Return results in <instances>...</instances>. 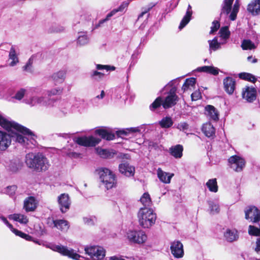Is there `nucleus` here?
<instances>
[{"mask_svg":"<svg viewBox=\"0 0 260 260\" xmlns=\"http://www.w3.org/2000/svg\"><path fill=\"white\" fill-rule=\"evenodd\" d=\"M170 249L173 256L177 258H182L184 255L183 246L179 241H174L171 244Z\"/></svg>","mask_w":260,"mask_h":260,"instance_id":"f8f14e48","label":"nucleus"},{"mask_svg":"<svg viewBox=\"0 0 260 260\" xmlns=\"http://www.w3.org/2000/svg\"><path fill=\"white\" fill-rule=\"evenodd\" d=\"M205 110L207 112V115L210 117V118L214 121H217L218 120L219 114L216 108L212 105H207L205 107Z\"/></svg>","mask_w":260,"mask_h":260,"instance_id":"393cba45","label":"nucleus"},{"mask_svg":"<svg viewBox=\"0 0 260 260\" xmlns=\"http://www.w3.org/2000/svg\"><path fill=\"white\" fill-rule=\"evenodd\" d=\"M202 131L206 137L210 138L215 135V129L210 123H206L203 125Z\"/></svg>","mask_w":260,"mask_h":260,"instance_id":"b1692460","label":"nucleus"},{"mask_svg":"<svg viewBox=\"0 0 260 260\" xmlns=\"http://www.w3.org/2000/svg\"><path fill=\"white\" fill-rule=\"evenodd\" d=\"M0 125L10 134L0 131V150L6 149L12 140L25 146L32 148L36 145V136L28 128L14 122L9 121L0 114Z\"/></svg>","mask_w":260,"mask_h":260,"instance_id":"f257e3e1","label":"nucleus"},{"mask_svg":"<svg viewBox=\"0 0 260 260\" xmlns=\"http://www.w3.org/2000/svg\"><path fill=\"white\" fill-rule=\"evenodd\" d=\"M198 71L199 72H203L207 73L213 75H217L218 74L219 70L213 66H203L198 68Z\"/></svg>","mask_w":260,"mask_h":260,"instance_id":"c85d7f7f","label":"nucleus"},{"mask_svg":"<svg viewBox=\"0 0 260 260\" xmlns=\"http://www.w3.org/2000/svg\"><path fill=\"white\" fill-rule=\"evenodd\" d=\"M83 220L84 224L91 226L93 225L95 222L96 221V218L94 216H88L86 217H84L83 218Z\"/></svg>","mask_w":260,"mask_h":260,"instance_id":"a18cd8bd","label":"nucleus"},{"mask_svg":"<svg viewBox=\"0 0 260 260\" xmlns=\"http://www.w3.org/2000/svg\"><path fill=\"white\" fill-rule=\"evenodd\" d=\"M54 102L55 100L53 99L37 95L32 96L29 99H26L24 100V102L26 104L29 105L30 106L40 105L46 107H51L53 106V103Z\"/></svg>","mask_w":260,"mask_h":260,"instance_id":"423d86ee","label":"nucleus"},{"mask_svg":"<svg viewBox=\"0 0 260 260\" xmlns=\"http://www.w3.org/2000/svg\"><path fill=\"white\" fill-rule=\"evenodd\" d=\"M74 141L76 144L80 146L93 147L99 144L101 140L99 138L91 136L75 138Z\"/></svg>","mask_w":260,"mask_h":260,"instance_id":"6e6552de","label":"nucleus"},{"mask_svg":"<svg viewBox=\"0 0 260 260\" xmlns=\"http://www.w3.org/2000/svg\"><path fill=\"white\" fill-rule=\"evenodd\" d=\"M10 230L14 233L16 236H18L19 233H20V231H19L17 229H15L13 228V225L10 223L7 225Z\"/></svg>","mask_w":260,"mask_h":260,"instance_id":"e2e57ef3","label":"nucleus"},{"mask_svg":"<svg viewBox=\"0 0 260 260\" xmlns=\"http://www.w3.org/2000/svg\"><path fill=\"white\" fill-rule=\"evenodd\" d=\"M224 238L229 242L237 241L239 238L238 231L236 230L228 229L224 234Z\"/></svg>","mask_w":260,"mask_h":260,"instance_id":"aec40b11","label":"nucleus"},{"mask_svg":"<svg viewBox=\"0 0 260 260\" xmlns=\"http://www.w3.org/2000/svg\"><path fill=\"white\" fill-rule=\"evenodd\" d=\"M201 96V93L199 91H195L191 95V98L192 101H197L199 100Z\"/></svg>","mask_w":260,"mask_h":260,"instance_id":"bf43d9fd","label":"nucleus"},{"mask_svg":"<svg viewBox=\"0 0 260 260\" xmlns=\"http://www.w3.org/2000/svg\"><path fill=\"white\" fill-rule=\"evenodd\" d=\"M173 176V174L169 175L168 173L162 171L160 169H158L157 170L158 178L161 182L165 183H169Z\"/></svg>","mask_w":260,"mask_h":260,"instance_id":"cd10ccee","label":"nucleus"},{"mask_svg":"<svg viewBox=\"0 0 260 260\" xmlns=\"http://www.w3.org/2000/svg\"><path fill=\"white\" fill-rule=\"evenodd\" d=\"M179 100L178 96L167 95L163 100L162 107L164 109H169L175 106Z\"/></svg>","mask_w":260,"mask_h":260,"instance_id":"6ab92c4d","label":"nucleus"},{"mask_svg":"<svg viewBox=\"0 0 260 260\" xmlns=\"http://www.w3.org/2000/svg\"><path fill=\"white\" fill-rule=\"evenodd\" d=\"M256 89L254 87L246 86L243 89L242 97L248 102H252L256 99Z\"/></svg>","mask_w":260,"mask_h":260,"instance_id":"4468645a","label":"nucleus"},{"mask_svg":"<svg viewBox=\"0 0 260 260\" xmlns=\"http://www.w3.org/2000/svg\"><path fill=\"white\" fill-rule=\"evenodd\" d=\"M12 219L14 220L18 221L21 223L26 224L28 220L27 216L21 214H14L11 215Z\"/></svg>","mask_w":260,"mask_h":260,"instance_id":"c9c22d12","label":"nucleus"},{"mask_svg":"<svg viewBox=\"0 0 260 260\" xmlns=\"http://www.w3.org/2000/svg\"><path fill=\"white\" fill-rule=\"evenodd\" d=\"M141 203L145 207H149L151 205V200L148 192H145L140 200Z\"/></svg>","mask_w":260,"mask_h":260,"instance_id":"58836bf2","label":"nucleus"},{"mask_svg":"<svg viewBox=\"0 0 260 260\" xmlns=\"http://www.w3.org/2000/svg\"><path fill=\"white\" fill-rule=\"evenodd\" d=\"M66 75V71L65 70H60L53 73L51 77L54 82L56 84L63 82L65 79Z\"/></svg>","mask_w":260,"mask_h":260,"instance_id":"4be33fe9","label":"nucleus"},{"mask_svg":"<svg viewBox=\"0 0 260 260\" xmlns=\"http://www.w3.org/2000/svg\"><path fill=\"white\" fill-rule=\"evenodd\" d=\"M230 167L236 172L241 171L245 165V160L237 155L230 157L228 160Z\"/></svg>","mask_w":260,"mask_h":260,"instance_id":"1a4fd4ad","label":"nucleus"},{"mask_svg":"<svg viewBox=\"0 0 260 260\" xmlns=\"http://www.w3.org/2000/svg\"><path fill=\"white\" fill-rule=\"evenodd\" d=\"M157 3H151L148 4V5L145 8H142V12L139 15L138 18L140 19V18L142 17L144 14L148 13L149 11H150L154 7L156 6Z\"/></svg>","mask_w":260,"mask_h":260,"instance_id":"de8ad7c7","label":"nucleus"},{"mask_svg":"<svg viewBox=\"0 0 260 260\" xmlns=\"http://www.w3.org/2000/svg\"><path fill=\"white\" fill-rule=\"evenodd\" d=\"M174 81L175 80H172L166 85V86L171 87V88L168 93V95L177 96L176 94L177 87L173 86V83Z\"/></svg>","mask_w":260,"mask_h":260,"instance_id":"09e8293b","label":"nucleus"},{"mask_svg":"<svg viewBox=\"0 0 260 260\" xmlns=\"http://www.w3.org/2000/svg\"><path fill=\"white\" fill-rule=\"evenodd\" d=\"M220 27L219 22L217 20H214L212 23V26L211 27V30L210 34H213L216 32Z\"/></svg>","mask_w":260,"mask_h":260,"instance_id":"8fccbe9b","label":"nucleus"},{"mask_svg":"<svg viewBox=\"0 0 260 260\" xmlns=\"http://www.w3.org/2000/svg\"><path fill=\"white\" fill-rule=\"evenodd\" d=\"M17 187L15 185H12L7 187L6 189V192L10 196H13L15 194Z\"/></svg>","mask_w":260,"mask_h":260,"instance_id":"6e6d98bb","label":"nucleus"},{"mask_svg":"<svg viewBox=\"0 0 260 260\" xmlns=\"http://www.w3.org/2000/svg\"><path fill=\"white\" fill-rule=\"evenodd\" d=\"M138 217L140 225L143 228H149L154 224L156 216L153 211L148 207L141 208L138 213Z\"/></svg>","mask_w":260,"mask_h":260,"instance_id":"7ed1b4c3","label":"nucleus"},{"mask_svg":"<svg viewBox=\"0 0 260 260\" xmlns=\"http://www.w3.org/2000/svg\"><path fill=\"white\" fill-rule=\"evenodd\" d=\"M18 236H19L23 239H25V240L27 241H32V238L31 236H29V235H27L26 234H25L21 231H20V233H19V235Z\"/></svg>","mask_w":260,"mask_h":260,"instance_id":"052dcab7","label":"nucleus"},{"mask_svg":"<svg viewBox=\"0 0 260 260\" xmlns=\"http://www.w3.org/2000/svg\"><path fill=\"white\" fill-rule=\"evenodd\" d=\"M57 202L60 210L62 213L67 212L69 210L71 205V201L68 194H61L58 197Z\"/></svg>","mask_w":260,"mask_h":260,"instance_id":"9b49d317","label":"nucleus"},{"mask_svg":"<svg viewBox=\"0 0 260 260\" xmlns=\"http://www.w3.org/2000/svg\"><path fill=\"white\" fill-rule=\"evenodd\" d=\"M162 103L163 100L162 98L160 96L157 97L155 100L150 105V110L152 111H154L155 110L160 107L161 105L162 106Z\"/></svg>","mask_w":260,"mask_h":260,"instance_id":"ea45409f","label":"nucleus"},{"mask_svg":"<svg viewBox=\"0 0 260 260\" xmlns=\"http://www.w3.org/2000/svg\"><path fill=\"white\" fill-rule=\"evenodd\" d=\"M247 10L252 16L260 15V0H252L248 5Z\"/></svg>","mask_w":260,"mask_h":260,"instance_id":"a211bd4d","label":"nucleus"},{"mask_svg":"<svg viewBox=\"0 0 260 260\" xmlns=\"http://www.w3.org/2000/svg\"><path fill=\"white\" fill-rule=\"evenodd\" d=\"M241 47L243 50H252L255 49L256 46L250 40H244Z\"/></svg>","mask_w":260,"mask_h":260,"instance_id":"f704fd0d","label":"nucleus"},{"mask_svg":"<svg viewBox=\"0 0 260 260\" xmlns=\"http://www.w3.org/2000/svg\"><path fill=\"white\" fill-rule=\"evenodd\" d=\"M192 13L191 7L190 5H188L186 14L182 18L179 25V28L180 29L183 28L190 21Z\"/></svg>","mask_w":260,"mask_h":260,"instance_id":"5701e85b","label":"nucleus"},{"mask_svg":"<svg viewBox=\"0 0 260 260\" xmlns=\"http://www.w3.org/2000/svg\"><path fill=\"white\" fill-rule=\"evenodd\" d=\"M183 147L181 145L178 144L173 146L169 148L170 154L175 158H180L182 156Z\"/></svg>","mask_w":260,"mask_h":260,"instance_id":"412c9836","label":"nucleus"},{"mask_svg":"<svg viewBox=\"0 0 260 260\" xmlns=\"http://www.w3.org/2000/svg\"><path fill=\"white\" fill-rule=\"evenodd\" d=\"M67 155L71 158H78L80 155V154L75 152H69L67 153Z\"/></svg>","mask_w":260,"mask_h":260,"instance_id":"0e129e2a","label":"nucleus"},{"mask_svg":"<svg viewBox=\"0 0 260 260\" xmlns=\"http://www.w3.org/2000/svg\"><path fill=\"white\" fill-rule=\"evenodd\" d=\"M127 238L129 242L142 244L147 240V236L143 231H129L127 233Z\"/></svg>","mask_w":260,"mask_h":260,"instance_id":"0eeeda50","label":"nucleus"},{"mask_svg":"<svg viewBox=\"0 0 260 260\" xmlns=\"http://www.w3.org/2000/svg\"><path fill=\"white\" fill-rule=\"evenodd\" d=\"M61 92H62L61 89L60 88H57L53 89L50 91H48V93L49 96H51V95L59 94L61 93Z\"/></svg>","mask_w":260,"mask_h":260,"instance_id":"4d7b16f0","label":"nucleus"},{"mask_svg":"<svg viewBox=\"0 0 260 260\" xmlns=\"http://www.w3.org/2000/svg\"><path fill=\"white\" fill-rule=\"evenodd\" d=\"M239 77L241 79L246 80L252 82H255L256 80L255 77L250 73H242L239 74Z\"/></svg>","mask_w":260,"mask_h":260,"instance_id":"c03bdc74","label":"nucleus"},{"mask_svg":"<svg viewBox=\"0 0 260 260\" xmlns=\"http://www.w3.org/2000/svg\"><path fill=\"white\" fill-rule=\"evenodd\" d=\"M220 37L223 40H227L230 36V31L228 26L222 27L219 31Z\"/></svg>","mask_w":260,"mask_h":260,"instance_id":"79ce46f5","label":"nucleus"},{"mask_svg":"<svg viewBox=\"0 0 260 260\" xmlns=\"http://www.w3.org/2000/svg\"><path fill=\"white\" fill-rule=\"evenodd\" d=\"M176 128L180 131H185L188 128V124L186 122H180L177 124Z\"/></svg>","mask_w":260,"mask_h":260,"instance_id":"5fc2aeb1","label":"nucleus"},{"mask_svg":"<svg viewBox=\"0 0 260 260\" xmlns=\"http://www.w3.org/2000/svg\"><path fill=\"white\" fill-rule=\"evenodd\" d=\"M95 133L103 139L108 141L113 140L115 137L114 134L104 129H97L96 130Z\"/></svg>","mask_w":260,"mask_h":260,"instance_id":"a878e982","label":"nucleus"},{"mask_svg":"<svg viewBox=\"0 0 260 260\" xmlns=\"http://www.w3.org/2000/svg\"><path fill=\"white\" fill-rule=\"evenodd\" d=\"M208 204L209 205V211L211 214H216L219 213L220 207L217 201H208Z\"/></svg>","mask_w":260,"mask_h":260,"instance_id":"bb28decb","label":"nucleus"},{"mask_svg":"<svg viewBox=\"0 0 260 260\" xmlns=\"http://www.w3.org/2000/svg\"><path fill=\"white\" fill-rule=\"evenodd\" d=\"M33 57H31L26 63V64L23 67V71L27 72L28 73H32L33 72Z\"/></svg>","mask_w":260,"mask_h":260,"instance_id":"49530a36","label":"nucleus"},{"mask_svg":"<svg viewBox=\"0 0 260 260\" xmlns=\"http://www.w3.org/2000/svg\"><path fill=\"white\" fill-rule=\"evenodd\" d=\"M26 90L24 89H21L17 91L14 98L18 100H21L24 96Z\"/></svg>","mask_w":260,"mask_h":260,"instance_id":"864d4df0","label":"nucleus"},{"mask_svg":"<svg viewBox=\"0 0 260 260\" xmlns=\"http://www.w3.org/2000/svg\"><path fill=\"white\" fill-rule=\"evenodd\" d=\"M96 68L98 70H106L108 71L110 70L114 71L115 70V67L114 66H111L109 65H102V64H96Z\"/></svg>","mask_w":260,"mask_h":260,"instance_id":"3c124183","label":"nucleus"},{"mask_svg":"<svg viewBox=\"0 0 260 260\" xmlns=\"http://www.w3.org/2000/svg\"><path fill=\"white\" fill-rule=\"evenodd\" d=\"M196 79L194 78L186 79L182 87V90L185 91L190 87H193L195 85Z\"/></svg>","mask_w":260,"mask_h":260,"instance_id":"4c0bfd02","label":"nucleus"},{"mask_svg":"<svg viewBox=\"0 0 260 260\" xmlns=\"http://www.w3.org/2000/svg\"><path fill=\"white\" fill-rule=\"evenodd\" d=\"M206 185L210 191L216 192L218 191V185L215 178L209 179Z\"/></svg>","mask_w":260,"mask_h":260,"instance_id":"72a5a7b5","label":"nucleus"},{"mask_svg":"<svg viewBox=\"0 0 260 260\" xmlns=\"http://www.w3.org/2000/svg\"><path fill=\"white\" fill-rule=\"evenodd\" d=\"M255 250L257 253H260V238L257 239L256 242V247L255 248Z\"/></svg>","mask_w":260,"mask_h":260,"instance_id":"69168bd1","label":"nucleus"},{"mask_svg":"<svg viewBox=\"0 0 260 260\" xmlns=\"http://www.w3.org/2000/svg\"><path fill=\"white\" fill-rule=\"evenodd\" d=\"M64 28L59 25L53 24L48 29V32L49 33L60 32L63 31Z\"/></svg>","mask_w":260,"mask_h":260,"instance_id":"a19ab883","label":"nucleus"},{"mask_svg":"<svg viewBox=\"0 0 260 260\" xmlns=\"http://www.w3.org/2000/svg\"><path fill=\"white\" fill-rule=\"evenodd\" d=\"M233 2L234 0H223L221 5V9L220 14V16L222 15L227 16L231 11L229 16L230 19L232 21L236 20L237 13L239 12L240 4L238 0H236L232 10V5Z\"/></svg>","mask_w":260,"mask_h":260,"instance_id":"20e7f679","label":"nucleus"},{"mask_svg":"<svg viewBox=\"0 0 260 260\" xmlns=\"http://www.w3.org/2000/svg\"><path fill=\"white\" fill-rule=\"evenodd\" d=\"M38 202L34 197H28L25 199L23 203V208L26 212L35 210L37 207Z\"/></svg>","mask_w":260,"mask_h":260,"instance_id":"dca6fc26","label":"nucleus"},{"mask_svg":"<svg viewBox=\"0 0 260 260\" xmlns=\"http://www.w3.org/2000/svg\"><path fill=\"white\" fill-rule=\"evenodd\" d=\"M119 172L127 177L133 176L135 174V168L129 165L127 162H124L119 165Z\"/></svg>","mask_w":260,"mask_h":260,"instance_id":"2eb2a0df","label":"nucleus"},{"mask_svg":"<svg viewBox=\"0 0 260 260\" xmlns=\"http://www.w3.org/2000/svg\"><path fill=\"white\" fill-rule=\"evenodd\" d=\"M259 228L254 225H250L248 227V233L250 235L259 236H260V224Z\"/></svg>","mask_w":260,"mask_h":260,"instance_id":"37998d69","label":"nucleus"},{"mask_svg":"<svg viewBox=\"0 0 260 260\" xmlns=\"http://www.w3.org/2000/svg\"><path fill=\"white\" fill-rule=\"evenodd\" d=\"M209 45V51L210 53L212 51H215L218 49L221 48V43L218 42L217 37H215L212 40H208V41Z\"/></svg>","mask_w":260,"mask_h":260,"instance_id":"2f4dec72","label":"nucleus"},{"mask_svg":"<svg viewBox=\"0 0 260 260\" xmlns=\"http://www.w3.org/2000/svg\"><path fill=\"white\" fill-rule=\"evenodd\" d=\"M100 179L107 189L114 187L116 184L115 175L109 169L102 168L99 171Z\"/></svg>","mask_w":260,"mask_h":260,"instance_id":"39448f33","label":"nucleus"},{"mask_svg":"<svg viewBox=\"0 0 260 260\" xmlns=\"http://www.w3.org/2000/svg\"><path fill=\"white\" fill-rule=\"evenodd\" d=\"M247 60L252 63H256L257 62V59L255 58H253L252 56H249L247 57Z\"/></svg>","mask_w":260,"mask_h":260,"instance_id":"774afa93","label":"nucleus"},{"mask_svg":"<svg viewBox=\"0 0 260 260\" xmlns=\"http://www.w3.org/2000/svg\"><path fill=\"white\" fill-rule=\"evenodd\" d=\"M69 222L64 219H56L55 228L62 232H67L69 229Z\"/></svg>","mask_w":260,"mask_h":260,"instance_id":"c756f323","label":"nucleus"},{"mask_svg":"<svg viewBox=\"0 0 260 260\" xmlns=\"http://www.w3.org/2000/svg\"><path fill=\"white\" fill-rule=\"evenodd\" d=\"M91 77L95 80H98L99 79H102L104 76V74L98 72L97 71H93L90 73Z\"/></svg>","mask_w":260,"mask_h":260,"instance_id":"603ef678","label":"nucleus"},{"mask_svg":"<svg viewBox=\"0 0 260 260\" xmlns=\"http://www.w3.org/2000/svg\"><path fill=\"white\" fill-rule=\"evenodd\" d=\"M129 132L132 133H136V132H140V129L139 127H131L128 129H127Z\"/></svg>","mask_w":260,"mask_h":260,"instance_id":"338daca9","label":"nucleus"},{"mask_svg":"<svg viewBox=\"0 0 260 260\" xmlns=\"http://www.w3.org/2000/svg\"><path fill=\"white\" fill-rule=\"evenodd\" d=\"M77 39V43L81 46L87 44L89 42V38L85 32H80Z\"/></svg>","mask_w":260,"mask_h":260,"instance_id":"e433bc0d","label":"nucleus"},{"mask_svg":"<svg viewBox=\"0 0 260 260\" xmlns=\"http://www.w3.org/2000/svg\"><path fill=\"white\" fill-rule=\"evenodd\" d=\"M25 162L29 168L39 172L47 170L49 166L47 158L41 153H28L26 155Z\"/></svg>","mask_w":260,"mask_h":260,"instance_id":"f03ea898","label":"nucleus"},{"mask_svg":"<svg viewBox=\"0 0 260 260\" xmlns=\"http://www.w3.org/2000/svg\"><path fill=\"white\" fill-rule=\"evenodd\" d=\"M9 59L11 60V62L10 63V66L13 67L15 66L18 62L19 59L16 54L15 48L14 46H12L9 54Z\"/></svg>","mask_w":260,"mask_h":260,"instance_id":"7c9ffc66","label":"nucleus"},{"mask_svg":"<svg viewBox=\"0 0 260 260\" xmlns=\"http://www.w3.org/2000/svg\"><path fill=\"white\" fill-rule=\"evenodd\" d=\"M173 121L170 117H165L163 118L159 122V124L162 128H168L171 127L173 124Z\"/></svg>","mask_w":260,"mask_h":260,"instance_id":"473e14b6","label":"nucleus"},{"mask_svg":"<svg viewBox=\"0 0 260 260\" xmlns=\"http://www.w3.org/2000/svg\"><path fill=\"white\" fill-rule=\"evenodd\" d=\"M245 218L249 219L252 223L260 221V211L254 206L249 207L245 211Z\"/></svg>","mask_w":260,"mask_h":260,"instance_id":"9d476101","label":"nucleus"},{"mask_svg":"<svg viewBox=\"0 0 260 260\" xmlns=\"http://www.w3.org/2000/svg\"><path fill=\"white\" fill-rule=\"evenodd\" d=\"M99 154L104 158H107L109 157V151L106 149H100L98 150Z\"/></svg>","mask_w":260,"mask_h":260,"instance_id":"13d9d810","label":"nucleus"},{"mask_svg":"<svg viewBox=\"0 0 260 260\" xmlns=\"http://www.w3.org/2000/svg\"><path fill=\"white\" fill-rule=\"evenodd\" d=\"M47 224L48 225L52 228H55L56 220H54L52 218H48L47 219Z\"/></svg>","mask_w":260,"mask_h":260,"instance_id":"680f3d73","label":"nucleus"},{"mask_svg":"<svg viewBox=\"0 0 260 260\" xmlns=\"http://www.w3.org/2000/svg\"><path fill=\"white\" fill-rule=\"evenodd\" d=\"M129 4V1H128L122 2V4L118 8L113 9L112 11L108 13L107 15L106 18L101 20L99 21V23L96 25L95 28L100 27L102 24L108 21L112 16L114 15L116 13L118 12H122L125 8L128 7Z\"/></svg>","mask_w":260,"mask_h":260,"instance_id":"ddd939ff","label":"nucleus"},{"mask_svg":"<svg viewBox=\"0 0 260 260\" xmlns=\"http://www.w3.org/2000/svg\"><path fill=\"white\" fill-rule=\"evenodd\" d=\"M224 90L229 94L233 93L235 89L236 81L230 77H227L223 81Z\"/></svg>","mask_w":260,"mask_h":260,"instance_id":"f3484780","label":"nucleus"}]
</instances>
